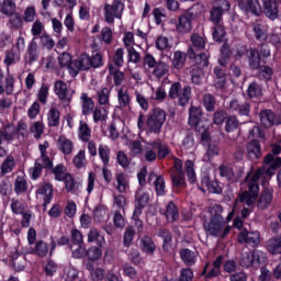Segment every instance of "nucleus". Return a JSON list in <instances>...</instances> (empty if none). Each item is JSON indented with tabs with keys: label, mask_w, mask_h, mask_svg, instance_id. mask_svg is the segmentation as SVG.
<instances>
[{
	"label": "nucleus",
	"mask_w": 281,
	"mask_h": 281,
	"mask_svg": "<svg viewBox=\"0 0 281 281\" xmlns=\"http://www.w3.org/2000/svg\"><path fill=\"white\" fill-rule=\"evenodd\" d=\"M91 67H94V69L102 67V55H100V53H97L92 57L87 54H82L78 59L72 60L70 65V76L76 78L79 71H87L91 69Z\"/></svg>",
	"instance_id": "obj_1"
},
{
	"label": "nucleus",
	"mask_w": 281,
	"mask_h": 281,
	"mask_svg": "<svg viewBox=\"0 0 281 281\" xmlns=\"http://www.w3.org/2000/svg\"><path fill=\"white\" fill-rule=\"evenodd\" d=\"M265 175V169L257 170L251 179L247 182L248 191H243L239 194V202L246 203V205L251 206L252 203H256V199H258V192L260 191V187L258 186V181L261 176Z\"/></svg>",
	"instance_id": "obj_2"
},
{
	"label": "nucleus",
	"mask_w": 281,
	"mask_h": 281,
	"mask_svg": "<svg viewBox=\"0 0 281 281\" xmlns=\"http://www.w3.org/2000/svg\"><path fill=\"white\" fill-rule=\"evenodd\" d=\"M164 124H166V111L159 108L154 109L153 112L148 114L146 121L148 132L159 135L161 128H164Z\"/></svg>",
	"instance_id": "obj_3"
},
{
	"label": "nucleus",
	"mask_w": 281,
	"mask_h": 281,
	"mask_svg": "<svg viewBox=\"0 0 281 281\" xmlns=\"http://www.w3.org/2000/svg\"><path fill=\"white\" fill-rule=\"evenodd\" d=\"M103 10L106 23L113 25L115 19H122L124 2L122 0H113L111 4H105Z\"/></svg>",
	"instance_id": "obj_4"
},
{
	"label": "nucleus",
	"mask_w": 281,
	"mask_h": 281,
	"mask_svg": "<svg viewBox=\"0 0 281 281\" xmlns=\"http://www.w3.org/2000/svg\"><path fill=\"white\" fill-rule=\"evenodd\" d=\"M193 10L194 8L189 9L186 14L179 15L178 20H170V23H176V30L180 34H188V32H192V19L196 16Z\"/></svg>",
	"instance_id": "obj_5"
},
{
	"label": "nucleus",
	"mask_w": 281,
	"mask_h": 281,
	"mask_svg": "<svg viewBox=\"0 0 281 281\" xmlns=\"http://www.w3.org/2000/svg\"><path fill=\"white\" fill-rule=\"evenodd\" d=\"M280 153H281V146L272 145L271 154H268L263 158V162L270 165L266 170V175H268V177H273V175H276V170H278V168H281V158L276 157V155H280Z\"/></svg>",
	"instance_id": "obj_6"
},
{
	"label": "nucleus",
	"mask_w": 281,
	"mask_h": 281,
	"mask_svg": "<svg viewBox=\"0 0 281 281\" xmlns=\"http://www.w3.org/2000/svg\"><path fill=\"white\" fill-rule=\"evenodd\" d=\"M27 125H25L24 123H19L18 127H14L12 125H7L4 127H2L0 130V146L1 144H3V142H7V144H10V142H13L14 139V135H16V133H22V131H25Z\"/></svg>",
	"instance_id": "obj_7"
},
{
	"label": "nucleus",
	"mask_w": 281,
	"mask_h": 281,
	"mask_svg": "<svg viewBox=\"0 0 281 281\" xmlns=\"http://www.w3.org/2000/svg\"><path fill=\"white\" fill-rule=\"evenodd\" d=\"M239 265L244 269H249V267L258 269L260 267V255L257 251L243 250L239 257Z\"/></svg>",
	"instance_id": "obj_8"
},
{
	"label": "nucleus",
	"mask_w": 281,
	"mask_h": 281,
	"mask_svg": "<svg viewBox=\"0 0 281 281\" xmlns=\"http://www.w3.org/2000/svg\"><path fill=\"white\" fill-rule=\"evenodd\" d=\"M260 124L265 128H271L273 126H279L281 124V119L272 110L266 109L259 112Z\"/></svg>",
	"instance_id": "obj_9"
},
{
	"label": "nucleus",
	"mask_w": 281,
	"mask_h": 281,
	"mask_svg": "<svg viewBox=\"0 0 281 281\" xmlns=\"http://www.w3.org/2000/svg\"><path fill=\"white\" fill-rule=\"evenodd\" d=\"M203 109L201 106H191L189 109V121L188 124L191 125L195 131H201V126L205 125L203 120Z\"/></svg>",
	"instance_id": "obj_10"
},
{
	"label": "nucleus",
	"mask_w": 281,
	"mask_h": 281,
	"mask_svg": "<svg viewBox=\"0 0 281 281\" xmlns=\"http://www.w3.org/2000/svg\"><path fill=\"white\" fill-rule=\"evenodd\" d=\"M238 243H240V245L246 243V245H249L250 247H258L260 245V233L244 229L239 234Z\"/></svg>",
	"instance_id": "obj_11"
},
{
	"label": "nucleus",
	"mask_w": 281,
	"mask_h": 281,
	"mask_svg": "<svg viewBox=\"0 0 281 281\" xmlns=\"http://www.w3.org/2000/svg\"><path fill=\"white\" fill-rule=\"evenodd\" d=\"M37 199H43L44 211L47 210V205L52 203V198L54 196V188L49 183L42 184L36 191Z\"/></svg>",
	"instance_id": "obj_12"
},
{
	"label": "nucleus",
	"mask_w": 281,
	"mask_h": 281,
	"mask_svg": "<svg viewBox=\"0 0 281 281\" xmlns=\"http://www.w3.org/2000/svg\"><path fill=\"white\" fill-rule=\"evenodd\" d=\"M5 78L4 86L3 79ZM5 93L7 95H12L14 93V76L5 75L3 74V70L0 68V95H3Z\"/></svg>",
	"instance_id": "obj_13"
},
{
	"label": "nucleus",
	"mask_w": 281,
	"mask_h": 281,
	"mask_svg": "<svg viewBox=\"0 0 281 281\" xmlns=\"http://www.w3.org/2000/svg\"><path fill=\"white\" fill-rule=\"evenodd\" d=\"M263 5V12L268 19L276 21L278 19V5H280L281 0H261Z\"/></svg>",
	"instance_id": "obj_14"
},
{
	"label": "nucleus",
	"mask_w": 281,
	"mask_h": 281,
	"mask_svg": "<svg viewBox=\"0 0 281 281\" xmlns=\"http://www.w3.org/2000/svg\"><path fill=\"white\" fill-rule=\"evenodd\" d=\"M187 56L190 60H193L195 65L200 67H207L210 65V54L193 52L192 49L187 50Z\"/></svg>",
	"instance_id": "obj_15"
},
{
	"label": "nucleus",
	"mask_w": 281,
	"mask_h": 281,
	"mask_svg": "<svg viewBox=\"0 0 281 281\" xmlns=\"http://www.w3.org/2000/svg\"><path fill=\"white\" fill-rule=\"evenodd\" d=\"M246 56L250 69H260V66L265 63L262 57H260V52L256 48H248L246 50Z\"/></svg>",
	"instance_id": "obj_16"
},
{
	"label": "nucleus",
	"mask_w": 281,
	"mask_h": 281,
	"mask_svg": "<svg viewBox=\"0 0 281 281\" xmlns=\"http://www.w3.org/2000/svg\"><path fill=\"white\" fill-rule=\"evenodd\" d=\"M224 227L225 222H221L218 220H210L209 223H204V229L210 234V236H221Z\"/></svg>",
	"instance_id": "obj_17"
},
{
	"label": "nucleus",
	"mask_w": 281,
	"mask_h": 281,
	"mask_svg": "<svg viewBox=\"0 0 281 281\" xmlns=\"http://www.w3.org/2000/svg\"><path fill=\"white\" fill-rule=\"evenodd\" d=\"M239 8L246 12H251L256 16H260V13L262 12V7L258 0H244L239 3Z\"/></svg>",
	"instance_id": "obj_18"
},
{
	"label": "nucleus",
	"mask_w": 281,
	"mask_h": 281,
	"mask_svg": "<svg viewBox=\"0 0 281 281\" xmlns=\"http://www.w3.org/2000/svg\"><path fill=\"white\" fill-rule=\"evenodd\" d=\"M273 201V189L265 188L257 202L259 210H267Z\"/></svg>",
	"instance_id": "obj_19"
},
{
	"label": "nucleus",
	"mask_w": 281,
	"mask_h": 281,
	"mask_svg": "<svg viewBox=\"0 0 281 281\" xmlns=\"http://www.w3.org/2000/svg\"><path fill=\"white\" fill-rule=\"evenodd\" d=\"M55 93L63 102H71V95L67 90V83L63 80H58L54 85Z\"/></svg>",
	"instance_id": "obj_20"
},
{
	"label": "nucleus",
	"mask_w": 281,
	"mask_h": 281,
	"mask_svg": "<svg viewBox=\"0 0 281 281\" xmlns=\"http://www.w3.org/2000/svg\"><path fill=\"white\" fill-rule=\"evenodd\" d=\"M213 74L215 89H225V85L227 83V75L225 74V69H223V67L216 66L213 70Z\"/></svg>",
	"instance_id": "obj_21"
},
{
	"label": "nucleus",
	"mask_w": 281,
	"mask_h": 281,
	"mask_svg": "<svg viewBox=\"0 0 281 281\" xmlns=\"http://www.w3.org/2000/svg\"><path fill=\"white\" fill-rule=\"evenodd\" d=\"M80 100L82 115H90L91 112L95 109V103L93 102V99H91L89 94L82 93Z\"/></svg>",
	"instance_id": "obj_22"
},
{
	"label": "nucleus",
	"mask_w": 281,
	"mask_h": 281,
	"mask_svg": "<svg viewBox=\"0 0 281 281\" xmlns=\"http://www.w3.org/2000/svg\"><path fill=\"white\" fill-rule=\"evenodd\" d=\"M247 153L250 159H260V157H262L260 142H258V139H254L250 143H248Z\"/></svg>",
	"instance_id": "obj_23"
},
{
	"label": "nucleus",
	"mask_w": 281,
	"mask_h": 281,
	"mask_svg": "<svg viewBox=\"0 0 281 281\" xmlns=\"http://www.w3.org/2000/svg\"><path fill=\"white\" fill-rule=\"evenodd\" d=\"M191 45L188 49H192L193 52H201L205 49V38L196 33H193L190 37Z\"/></svg>",
	"instance_id": "obj_24"
},
{
	"label": "nucleus",
	"mask_w": 281,
	"mask_h": 281,
	"mask_svg": "<svg viewBox=\"0 0 281 281\" xmlns=\"http://www.w3.org/2000/svg\"><path fill=\"white\" fill-rule=\"evenodd\" d=\"M225 131L228 132V139H236V137H238V119H236V116L227 119ZM232 133H236V136H233Z\"/></svg>",
	"instance_id": "obj_25"
},
{
	"label": "nucleus",
	"mask_w": 281,
	"mask_h": 281,
	"mask_svg": "<svg viewBox=\"0 0 281 281\" xmlns=\"http://www.w3.org/2000/svg\"><path fill=\"white\" fill-rule=\"evenodd\" d=\"M57 147L61 150L65 155H71L74 153V142L71 139L60 136L57 140Z\"/></svg>",
	"instance_id": "obj_26"
},
{
	"label": "nucleus",
	"mask_w": 281,
	"mask_h": 281,
	"mask_svg": "<svg viewBox=\"0 0 281 281\" xmlns=\"http://www.w3.org/2000/svg\"><path fill=\"white\" fill-rule=\"evenodd\" d=\"M157 236L162 238L164 244L162 248L165 251H170L171 243H172V233L168 231V228H159L157 231Z\"/></svg>",
	"instance_id": "obj_27"
},
{
	"label": "nucleus",
	"mask_w": 281,
	"mask_h": 281,
	"mask_svg": "<svg viewBox=\"0 0 281 281\" xmlns=\"http://www.w3.org/2000/svg\"><path fill=\"white\" fill-rule=\"evenodd\" d=\"M168 71H170V66H168L165 61L159 60L153 70V76L157 78L158 80H161L164 76H168Z\"/></svg>",
	"instance_id": "obj_28"
},
{
	"label": "nucleus",
	"mask_w": 281,
	"mask_h": 281,
	"mask_svg": "<svg viewBox=\"0 0 281 281\" xmlns=\"http://www.w3.org/2000/svg\"><path fill=\"white\" fill-rule=\"evenodd\" d=\"M88 243H95L98 247H102V245H104L105 243L104 236L100 234V231H98V228L92 227L88 233Z\"/></svg>",
	"instance_id": "obj_29"
},
{
	"label": "nucleus",
	"mask_w": 281,
	"mask_h": 281,
	"mask_svg": "<svg viewBox=\"0 0 281 281\" xmlns=\"http://www.w3.org/2000/svg\"><path fill=\"white\" fill-rule=\"evenodd\" d=\"M165 216L169 223H175V221H179V211L177 210V204H175V202L168 203Z\"/></svg>",
	"instance_id": "obj_30"
},
{
	"label": "nucleus",
	"mask_w": 281,
	"mask_h": 281,
	"mask_svg": "<svg viewBox=\"0 0 281 281\" xmlns=\"http://www.w3.org/2000/svg\"><path fill=\"white\" fill-rule=\"evenodd\" d=\"M117 100L121 109H126V106L131 105V94L128 93V89L122 87L117 91Z\"/></svg>",
	"instance_id": "obj_31"
},
{
	"label": "nucleus",
	"mask_w": 281,
	"mask_h": 281,
	"mask_svg": "<svg viewBox=\"0 0 281 281\" xmlns=\"http://www.w3.org/2000/svg\"><path fill=\"white\" fill-rule=\"evenodd\" d=\"M27 54H29V65H32V63H35V60H38V44L36 43V37H34L29 44Z\"/></svg>",
	"instance_id": "obj_32"
},
{
	"label": "nucleus",
	"mask_w": 281,
	"mask_h": 281,
	"mask_svg": "<svg viewBox=\"0 0 281 281\" xmlns=\"http://www.w3.org/2000/svg\"><path fill=\"white\" fill-rule=\"evenodd\" d=\"M16 167V160L14 159V156L9 155L7 158L3 160L1 165V175H8L14 170Z\"/></svg>",
	"instance_id": "obj_33"
},
{
	"label": "nucleus",
	"mask_w": 281,
	"mask_h": 281,
	"mask_svg": "<svg viewBox=\"0 0 281 281\" xmlns=\"http://www.w3.org/2000/svg\"><path fill=\"white\" fill-rule=\"evenodd\" d=\"M188 58V53H183L181 50H177L173 54L172 66L175 69H183V65H186V60Z\"/></svg>",
	"instance_id": "obj_34"
},
{
	"label": "nucleus",
	"mask_w": 281,
	"mask_h": 281,
	"mask_svg": "<svg viewBox=\"0 0 281 281\" xmlns=\"http://www.w3.org/2000/svg\"><path fill=\"white\" fill-rule=\"evenodd\" d=\"M209 214H211L212 221H220L225 223V218L223 217V206L220 204H214L213 206L209 207Z\"/></svg>",
	"instance_id": "obj_35"
},
{
	"label": "nucleus",
	"mask_w": 281,
	"mask_h": 281,
	"mask_svg": "<svg viewBox=\"0 0 281 281\" xmlns=\"http://www.w3.org/2000/svg\"><path fill=\"white\" fill-rule=\"evenodd\" d=\"M267 249L273 256L281 254V237H273L268 240Z\"/></svg>",
	"instance_id": "obj_36"
},
{
	"label": "nucleus",
	"mask_w": 281,
	"mask_h": 281,
	"mask_svg": "<svg viewBox=\"0 0 281 281\" xmlns=\"http://www.w3.org/2000/svg\"><path fill=\"white\" fill-rule=\"evenodd\" d=\"M192 97V88L190 86H184L182 88V92L178 95V104L180 106H186L190 102V98Z\"/></svg>",
	"instance_id": "obj_37"
},
{
	"label": "nucleus",
	"mask_w": 281,
	"mask_h": 281,
	"mask_svg": "<svg viewBox=\"0 0 281 281\" xmlns=\"http://www.w3.org/2000/svg\"><path fill=\"white\" fill-rule=\"evenodd\" d=\"M180 257L184 265H187V267H192V265H194L195 262L194 251L188 248H183L180 250Z\"/></svg>",
	"instance_id": "obj_38"
},
{
	"label": "nucleus",
	"mask_w": 281,
	"mask_h": 281,
	"mask_svg": "<svg viewBox=\"0 0 281 281\" xmlns=\"http://www.w3.org/2000/svg\"><path fill=\"white\" fill-rule=\"evenodd\" d=\"M111 98V89L104 87L101 88L98 92H97V100L99 102V104L106 106V104H109V100Z\"/></svg>",
	"instance_id": "obj_39"
},
{
	"label": "nucleus",
	"mask_w": 281,
	"mask_h": 281,
	"mask_svg": "<svg viewBox=\"0 0 281 281\" xmlns=\"http://www.w3.org/2000/svg\"><path fill=\"white\" fill-rule=\"evenodd\" d=\"M202 102L203 106L205 108L206 111H209V113L214 112V110L216 109V98L213 94H204Z\"/></svg>",
	"instance_id": "obj_40"
},
{
	"label": "nucleus",
	"mask_w": 281,
	"mask_h": 281,
	"mask_svg": "<svg viewBox=\"0 0 281 281\" xmlns=\"http://www.w3.org/2000/svg\"><path fill=\"white\" fill-rule=\"evenodd\" d=\"M14 192L15 194H23L24 192H27V180H25V177H16L14 181Z\"/></svg>",
	"instance_id": "obj_41"
},
{
	"label": "nucleus",
	"mask_w": 281,
	"mask_h": 281,
	"mask_svg": "<svg viewBox=\"0 0 281 281\" xmlns=\"http://www.w3.org/2000/svg\"><path fill=\"white\" fill-rule=\"evenodd\" d=\"M247 95L250 98H262V86L254 81L248 86Z\"/></svg>",
	"instance_id": "obj_42"
},
{
	"label": "nucleus",
	"mask_w": 281,
	"mask_h": 281,
	"mask_svg": "<svg viewBox=\"0 0 281 281\" xmlns=\"http://www.w3.org/2000/svg\"><path fill=\"white\" fill-rule=\"evenodd\" d=\"M151 146L153 148H156V150H158V154L156 155L158 159H166V157L170 155V148L167 145L161 144L160 142H154Z\"/></svg>",
	"instance_id": "obj_43"
},
{
	"label": "nucleus",
	"mask_w": 281,
	"mask_h": 281,
	"mask_svg": "<svg viewBox=\"0 0 281 281\" xmlns=\"http://www.w3.org/2000/svg\"><path fill=\"white\" fill-rule=\"evenodd\" d=\"M79 137L81 142H89L91 139V127L82 121H80L79 125Z\"/></svg>",
	"instance_id": "obj_44"
},
{
	"label": "nucleus",
	"mask_w": 281,
	"mask_h": 281,
	"mask_svg": "<svg viewBox=\"0 0 281 281\" xmlns=\"http://www.w3.org/2000/svg\"><path fill=\"white\" fill-rule=\"evenodd\" d=\"M110 76H113L115 87H120L122 82H124V72L120 71V69L110 65L109 67Z\"/></svg>",
	"instance_id": "obj_45"
},
{
	"label": "nucleus",
	"mask_w": 281,
	"mask_h": 281,
	"mask_svg": "<svg viewBox=\"0 0 281 281\" xmlns=\"http://www.w3.org/2000/svg\"><path fill=\"white\" fill-rule=\"evenodd\" d=\"M171 181L173 188H184L186 186V173L183 172H172Z\"/></svg>",
	"instance_id": "obj_46"
},
{
	"label": "nucleus",
	"mask_w": 281,
	"mask_h": 281,
	"mask_svg": "<svg viewBox=\"0 0 281 281\" xmlns=\"http://www.w3.org/2000/svg\"><path fill=\"white\" fill-rule=\"evenodd\" d=\"M60 124V112L53 108L48 112V126H58Z\"/></svg>",
	"instance_id": "obj_47"
},
{
	"label": "nucleus",
	"mask_w": 281,
	"mask_h": 281,
	"mask_svg": "<svg viewBox=\"0 0 281 281\" xmlns=\"http://www.w3.org/2000/svg\"><path fill=\"white\" fill-rule=\"evenodd\" d=\"M202 183L212 194H218L221 192V187H218V182L210 180V177H204Z\"/></svg>",
	"instance_id": "obj_48"
},
{
	"label": "nucleus",
	"mask_w": 281,
	"mask_h": 281,
	"mask_svg": "<svg viewBox=\"0 0 281 281\" xmlns=\"http://www.w3.org/2000/svg\"><path fill=\"white\" fill-rule=\"evenodd\" d=\"M142 214L140 207H135L134 214H133V221H134V227H136V231L138 234L144 233V222L139 220V215Z\"/></svg>",
	"instance_id": "obj_49"
},
{
	"label": "nucleus",
	"mask_w": 281,
	"mask_h": 281,
	"mask_svg": "<svg viewBox=\"0 0 281 281\" xmlns=\"http://www.w3.org/2000/svg\"><path fill=\"white\" fill-rule=\"evenodd\" d=\"M142 249L143 251H145V254H148L149 256H151V254H155V243L150 237L148 236L143 237Z\"/></svg>",
	"instance_id": "obj_50"
},
{
	"label": "nucleus",
	"mask_w": 281,
	"mask_h": 281,
	"mask_svg": "<svg viewBox=\"0 0 281 281\" xmlns=\"http://www.w3.org/2000/svg\"><path fill=\"white\" fill-rule=\"evenodd\" d=\"M18 60L19 53H16V49L14 47L5 52L4 65H7V67H10V65H14V63H18Z\"/></svg>",
	"instance_id": "obj_51"
},
{
	"label": "nucleus",
	"mask_w": 281,
	"mask_h": 281,
	"mask_svg": "<svg viewBox=\"0 0 281 281\" xmlns=\"http://www.w3.org/2000/svg\"><path fill=\"white\" fill-rule=\"evenodd\" d=\"M116 182H117V191L121 192V194H124L128 188V180L126 179V175L124 173H117L116 175Z\"/></svg>",
	"instance_id": "obj_52"
},
{
	"label": "nucleus",
	"mask_w": 281,
	"mask_h": 281,
	"mask_svg": "<svg viewBox=\"0 0 281 281\" xmlns=\"http://www.w3.org/2000/svg\"><path fill=\"white\" fill-rule=\"evenodd\" d=\"M53 172L57 181H65L66 177H69L70 175L67 172V167H65V165H57Z\"/></svg>",
	"instance_id": "obj_53"
},
{
	"label": "nucleus",
	"mask_w": 281,
	"mask_h": 281,
	"mask_svg": "<svg viewBox=\"0 0 281 281\" xmlns=\"http://www.w3.org/2000/svg\"><path fill=\"white\" fill-rule=\"evenodd\" d=\"M71 63H74V60H71V55L69 53H63L61 55H59L58 57L59 66L67 67L69 74H71Z\"/></svg>",
	"instance_id": "obj_54"
},
{
	"label": "nucleus",
	"mask_w": 281,
	"mask_h": 281,
	"mask_svg": "<svg viewBox=\"0 0 281 281\" xmlns=\"http://www.w3.org/2000/svg\"><path fill=\"white\" fill-rule=\"evenodd\" d=\"M225 26L223 24H215L213 30V38L217 43H223V38H225Z\"/></svg>",
	"instance_id": "obj_55"
},
{
	"label": "nucleus",
	"mask_w": 281,
	"mask_h": 281,
	"mask_svg": "<svg viewBox=\"0 0 281 281\" xmlns=\"http://www.w3.org/2000/svg\"><path fill=\"white\" fill-rule=\"evenodd\" d=\"M40 40L42 47L45 49H52L53 47H56V42H54V38H52V36H49V34L46 32L40 36Z\"/></svg>",
	"instance_id": "obj_56"
},
{
	"label": "nucleus",
	"mask_w": 281,
	"mask_h": 281,
	"mask_svg": "<svg viewBox=\"0 0 281 281\" xmlns=\"http://www.w3.org/2000/svg\"><path fill=\"white\" fill-rule=\"evenodd\" d=\"M48 251H49V247L45 241L40 240L36 243L35 249H34V254H36V256H40L41 258H45Z\"/></svg>",
	"instance_id": "obj_57"
},
{
	"label": "nucleus",
	"mask_w": 281,
	"mask_h": 281,
	"mask_svg": "<svg viewBox=\"0 0 281 281\" xmlns=\"http://www.w3.org/2000/svg\"><path fill=\"white\" fill-rule=\"evenodd\" d=\"M9 23L14 30H21L23 27V18L19 13H13L9 15Z\"/></svg>",
	"instance_id": "obj_58"
},
{
	"label": "nucleus",
	"mask_w": 281,
	"mask_h": 281,
	"mask_svg": "<svg viewBox=\"0 0 281 281\" xmlns=\"http://www.w3.org/2000/svg\"><path fill=\"white\" fill-rule=\"evenodd\" d=\"M93 122L98 124V122H104L106 120V110L95 106L92 110Z\"/></svg>",
	"instance_id": "obj_59"
},
{
	"label": "nucleus",
	"mask_w": 281,
	"mask_h": 281,
	"mask_svg": "<svg viewBox=\"0 0 281 281\" xmlns=\"http://www.w3.org/2000/svg\"><path fill=\"white\" fill-rule=\"evenodd\" d=\"M254 32L257 41H267V29L262 24H255Z\"/></svg>",
	"instance_id": "obj_60"
},
{
	"label": "nucleus",
	"mask_w": 281,
	"mask_h": 281,
	"mask_svg": "<svg viewBox=\"0 0 281 281\" xmlns=\"http://www.w3.org/2000/svg\"><path fill=\"white\" fill-rule=\"evenodd\" d=\"M136 200H137L136 207H139L140 212H142V210H144V207H146V205H148V201H150V195L148 193L137 192Z\"/></svg>",
	"instance_id": "obj_61"
},
{
	"label": "nucleus",
	"mask_w": 281,
	"mask_h": 281,
	"mask_svg": "<svg viewBox=\"0 0 281 281\" xmlns=\"http://www.w3.org/2000/svg\"><path fill=\"white\" fill-rule=\"evenodd\" d=\"M183 91V88L181 87L180 82H173L169 89V98L171 100H177L179 98V94Z\"/></svg>",
	"instance_id": "obj_62"
},
{
	"label": "nucleus",
	"mask_w": 281,
	"mask_h": 281,
	"mask_svg": "<svg viewBox=\"0 0 281 281\" xmlns=\"http://www.w3.org/2000/svg\"><path fill=\"white\" fill-rule=\"evenodd\" d=\"M11 211L13 214H23V212H25V203L21 202L20 200L12 199Z\"/></svg>",
	"instance_id": "obj_63"
},
{
	"label": "nucleus",
	"mask_w": 281,
	"mask_h": 281,
	"mask_svg": "<svg viewBox=\"0 0 281 281\" xmlns=\"http://www.w3.org/2000/svg\"><path fill=\"white\" fill-rule=\"evenodd\" d=\"M86 256H88L89 260L95 261L102 258V249L98 247H91L87 250Z\"/></svg>",
	"instance_id": "obj_64"
}]
</instances>
